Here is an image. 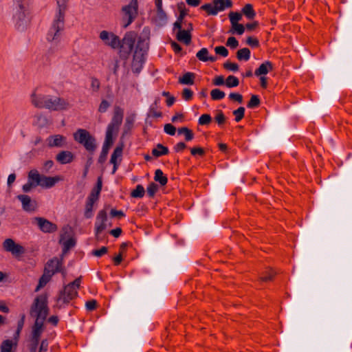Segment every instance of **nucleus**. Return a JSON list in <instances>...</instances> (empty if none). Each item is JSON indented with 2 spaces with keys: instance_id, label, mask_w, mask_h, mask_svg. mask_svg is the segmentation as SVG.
<instances>
[{
  "instance_id": "nucleus-14",
  "label": "nucleus",
  "mask_w": 352,
  "mask_h": 352,
  "mask_svg": "<svg viewBox=\"0 0 352 352\" xmlns=\"http://www.w3.org/2000/svg\"><path fill=\"white\" fill-rule=\"evenodd\" d=\"M100 38L106 44L116 49L119 47L120 40L119 37L113 34L103 30L100 33Z\"/></svg>"
},
{
  "instance_id": "nucleus-54",
  "label": "nucleus",
  "mask_w": 352,
  "mask_h": 352,
  "mask_svg": "<svg viewBox=\"0 0 352 352\" xmlns=\"http://www.w3.org/2000/svg\"><path fill=\"white\" fill-rule=\"evenodd\" d=\"M217 54L221 55L223 57L228 56V50L224 46H217L214 48Z\"/></svg>"
},
{
  "instance_id": "nucleus-59",
  "label": "nucleus",
  "mask_w": 352,
  "mask_h": 352,
  "mask_svg": "<svg viewBox=\"0 0 352 352\" xmlns=\"http://www.w3.org/2000/svg\"><path fill=\"white\" fill-rule=\"evenodd\" d=\"M107 247H102L101 248L98 249V250H94L93 252H92V254L95 256H97V257H100L102 256H103L104 254H105L107 252Z\"/></svg>"
},
{
  "instance_id": "nucleus-31",
  "label": "nucleus",
  "mask_w": 352,
  "mask_h": 352,
  "mask_svg": "<svg viewBox=\"0 0 352 352\" xmlns=\"http://www.w3.org/2000/svg\"><path fill=\"white\" fill-rule=\"evenodd\" d=\"M250 50L247 48L244 47L241 50H239L236 53V57L239 60H245L247 61L250 58Z\"/></svg>"
},
{
  "instance_id": "nucleus-39",
  "label": "nucleus",
  "mask_w": 352,
  "mask_h": 352,
  "mask_svg": "<svg viewBox=\"0 0 352 352\" xmlns=\"http://www.w3.org/2000/svg\"><path fill=\"white\" fill-rule=\"evenodd\" d=\"M135 114H131L126 118L125 123H124V132L127 133V131H130L133 125L135 122Z\"/></svg>"
},
{
  "instance_id": "nucleus-30",
  "label": "nucleus",
  "mask_w": 352,
  "mask_h": 352,
  "mask_svg": "<svg viewBox=\"0 0 352 352\" xmlns=\"http://www.w3.org/2000/svg\"><path fill=\"white\" fill-rule=\"evenodd\" d=\"M30 175H31V170L28 173V182L22 186V190L25 193L30 192L32 188H34L38 186V184H36V182H35L33 179H32L30 177Z\"/></svg>"
},
{
  "instance_id": "nucleus-48",
  "label": "nucleus",
  "mask_w": 352,
  "mask_h": 352,
  "mask_svg": "<svg viewBox=\"0 0 352 352\" xmlns=\"http://www.w3.org/2000/svg\"><path fill=\"white\" fill-rule=\"evenodd\" d=\"M39 340H40V338H33V337L30 336V344L29 346V349H30V352H36L38 345L39 343Z\"/></svg>"
},
{
  "instance_id": "nucleus-35",
  "label": "nucleus",
  "mask_w": 352,
  "mask_h": 352,
  "mask_svg": "<svg viewBox=\"0 0 352 352\" xmlns=\"http://www.w3.org/2000/svg\"><path fill=\"white\" fill-rule=\"evenodd\" d=\"M178 135L184 134L186 141H190L194 138V133L187 127H182L177 130Z\"/></svg>"
},
{
  "instance_id": "nucleus-25",
  "label": "nucleus",
  "mask_w": 352,
  "mask_h": 352,
  "mask_svg": "<svg viewBox=\"0 0 352 352\" xmlns=\"http://www.w3.org/2000/svg\"><path fill=\"white\" fill-rule=\"evenodd\" d=\"M213 4L214 5L217 12H222L227 8L232 6V0H213Z\"/></svg>"
},
{
  "instance_id": "nucleus-47",
  "label": "nucleus",
  "mask_w": 352,
  "mask_h": 352,
  "mask_svg": "<svg viewBox=\"0 0 352 352\" xmlns=\"http://www.w3.org/2000/svg\"><path fill=\"white\" fill-rule=\"evenodd\" d=\"M245 113V108L243 107H240L237 109L233 111V114L235 116L234 120L236 122H239L243 118Z\"/></svg>"
},
{
  "instance_id": "nucleus-10",
  "label": "nucleus",
  "mask_w": 352,
  "mask_h": 352,
  "mask_svg": "<svg viewBox=\"0 0 352 352\" xmlns=\"http://www.w3.org/2000/svg\"><path fill=\"white\" fill-rule=\"evenodd\" d=\"M136 34L134 32H127L122 41H120V44L119 47L122 49L123 53L126 54V58L130 54V53L133 51L134 43L136 39Z\"/></svg>"
},
{
  "instance_id": "nucleus-61",
  "label": "nucleus",
  "mask_w": 352,
  "mask_h": 352,
  "mask_svg": "<svg viewBox=\"0 0 352 352\" xmlns=\"http://www.w3.org/2000/svg\"><path fill=\"white\" fill-rule=\"evenodd\" d=\"M109 106L110 104L109 102H107L106 100H102L99 106L98 111L101 113H104L107 111Z\"/></svg>"
},
{
  "instance_id": "nucleus-38",
  "label": "nucleus",
  "mask_w": 352,
  "mask_h": 352,
  "mask_svg": "<svg viewBox=\"0 0 352 352\" xmlns=\"http://www.w3.org/2000/svg\"><path fill=\"white\" fill-rule=\"evenodd\" d=\"M144 188L142 185L139 184L136 186L135 189L131 192V195L134 198H142L144 197Z\"/></svg>"
},
{
  "instance_id": "nucleus-34",
  "label": "nucleus",
  "mask_w": 352,
  "mask_h": 352,
  "mask_svg": "<svg viewBox=\"0 0 352 352\" xmlns=\"http://www.w3.org/2000/svg\"><path fill=\"white\" fill-rule=\"evenodd\" d=\"M122 150L123 144H121L120 145L116 146L113 153L111 154L110 163H117V159L122 156Z\"/></svg>"
},
{
  "instance_id": "nucleus-6",
  "label": "nucleus",
  "mask_w": 352,
  "mask_h": 352,
  "mask_svg": "<svg viewBox=\"0 0 352 352\" xmlns=\"http://www.w3.org/2000/svg\"><path fill=\"white\" fill-rule=\"evenodd\" d=\"M30 177L36 182V184L45 188H50L53 187L60 180V177L58 176L56 177H47L39 174L37 170H31Z\"/></svg>"
},
{
  "instance_id": "nucleus-12",
  "label": "nucleus",
  "mask_w": 352,
  "mask_h": 352,
  "mask_svg": "<svg viewBox=\"0 0 352 352\" xmlns=\"http://www.w3.org/2000/svg\"><path fill=\"white\" fill-rule=\"evenodd\" d=\"M69 236V228L68 226H65L62 229V232L60 234L59 243L63 244V254H66L72 248H73L75 244V240L72 238H69L65 240L66 237Z\"/></svg>"
},
{
  "instance_id": "nucleus-2",
  "label": "nucleus",
  "mask_w": 352,
  "mask_h": 352,
  "mask_svg": "<svg viewBox=\"0 0 352 352\" xmlns=\"http://www.w3.org/2000/svg\"><path fill=\"white\" fill-rule=\"evenodd\" d=\"M32 102L38 108H45L51 111H61L69 107V103L64 99L52 96H44L35 94L32 95Z\"/></svg>"
},
{
  "instance_id": "nucleus-8",
  "label": "nucleus",
  "mask_w": 352,
  "mask_h": 352,
  "mask_svg": "<svg viewBox=\"0 0 352 352\" xmlns=\"http://www.w3.org/2000/svg\"><path fill=\"white\" fill-rule=\"evenodd\" d=\"M123 120V110L117 107L114 109L113 116L111 122L109 124L106 135H110L113 137V132H118Z\"/></svg>"
},
{
  "instance_id": "nucleus-9",
  "label": "nucleus",
  "mask_w": 352,
  "mask_h": 352,
  "mask_svg": "<svg viewBox=\"0 0 352 352\" xmlns=\"http://www.w3.org/2000/svg\"><path fill=\"white\" fill-rule=\"evenodd\" d=\"M138 6L136 1H131V2L123 7L122 12L124 13L123 16V27H128L135 18L137 14Z\"/></svg>"
},
{
  "instance_id": "nucleus-43",
  "label": "nucleus",
  "mask_w": 352,
  "mask_h": 352,
  "mask_svg": "<svg viewBox=\"0 0 352 352\" xmlns=\"http://www.w3.org/2000/svg\"><path fill=\"white\" fill-rule=\"evenodd\" d=\"M13 343L10 340H6L1 344V352H11Z\"/></svg>"
},
{
  "instance_id": "nucleus-15",
  "label": "nucleus",
  "mask_w": 352,
  "mask_h": 352,
  "mask_svg": "<svg viewBox=\"0 0 352 352\" xmlns=\"http://www.w3.org/2000/svg\"><path fill=\"white\" fill-rule=\"evenodd\" d=\"M39 229L45 233H52L56 231L57 226L49 220L43 218L36 217L34 218Z\"/></svg>"
},
{
  "instance_id": "nucleus-33",
  "label": "nucleus",
  "mask_w": 352,
  "mask_h": 352,
  "mask_svg": "<svg viewBox=\"0 0 352 352\" xmlns=\"http://www.w3.org/2000/svg\"><path fill=\"white\" fill-rule=\"evenodd\" d=\"M243 14L248 19H253L256 16V12L253 9V6L248 3L242 9Z\"/></svg>"
},
{
  "instance_id": "nucleus-53",
  "label": "nucleus",
  "mask_w": 352,
  "mask_h": 352,
  "mask_svg": "<svg viewBox=\"0 0 352 352\" xmlns=\"http://www.w3.org/2000/svg\"><path fill=\"white\" fill-rule=\"evenodd\" d=\"M158 189V186L155 183H151L147 187V193L150 197H153L156 191Z\"/></svg>"
},
{
  "instance_id": "nucleus-3",
  "label": "nucleus",
  "mask_w": 352,
  "mask_h": 352,
  "mask_svg": "<svg viewBox=\"0 0 352 352\" xmlns=\"http://www.w3.org/2000/svg\"><path fill=\"white\" fill-rule=\"evenodd\" d=\"M67 1V0H56L58 12L47 34V41L52 42V44H56L59 41L60 32L64 28V14Z\"/></svg>"
},
{
  "instance_id": "nucleus-64",
  "label": "nucleus",
  "mask_w": 352,
  "mask_h": 352,
  "mask_svg": "<svg viewBox=\"0 0 352 352\" xmlns=\"http://www.w3.org/2000/svg\"><path fill=\"white\" fill-rule=\"evenodd\" d=\"M246 43L248 45H249L250 46H251L252 47H258L259 45L258 41L256 38H253L251 36H249L247 38Z\"/></svg>"
},
{
  "instance_id": "nucleus-22",
  "label": "nucleus",
  "mask_w": 352,
  "mask_h": 352,
  "mask_svg": "<svg viewBox=\"0 0 352 352\" xmlns=\"http://www.w3.org/2000/svg\"><path fill=\"white\" fill-rule=\"evenodd\" d=\"M63 261L62 259H58V258H53L52 259L48 261L46 264V266L52 270L54 272H61L62 274H65L63 267Z\"/></svg>"
},
{
  "instance_id": "nucleus-57",
  "label": "nucleus",
  "mask_w": 352,
  "mask_h": 352,
  "mask_svg": "<svg viewBox=\"0 0 352 352\" xmlns=\"http://www.w3.org/2000/svg\"><path fill=\"white\" fill-rule=\"evenodd\" d=\"M192 96H193V91L191 89H190L188 88H184L183 89L182 97L185 100L188 101V100H191Z\"/></svg>"
},
{
  "instance_id": "nucleus-1",
  "label": "nucleus",
  "mask_w": 352,
  "mask_h": 352,
  "mask_svg": "<svg viewBox=\"0 0 352 352\" xmlns=\"http://www.w3.org/2000/svg\"><path fill=\"white\" fill-rule=\"evenodd\" d=\"M31 0H13L12 19L19 31H24L30 21L29 4Z\"/></svg>"
},
{
  "instance_id": "nucleus-4",
  "label": "nucleus",
  "mask_w": 352,
  "mask_h": 352,
  "mask_svg": "<svg viewBox=\"0 0 352 352\" xmlns=\"http://www.w3.org/2000/svg\"><path fill=\"white\" fill-rule=\"evenodd\" d=\"M73 136L74 140L83 146L90 154H93L96 150L98 147L96 139L87 130L78 129Z\"/></svg>"
},
{
  "instance_id": "nucleus-5",
  "label": "nucleus",
  "mask_w": 352,
  "mask_h": 352,
  "mask_svg": "<svg viewBox=\"0 0 352 352\" xmlns=\"http://www.w3.org/2000/svg\"><path fill=\"white\" fill-rule=\"evenodd\" d=\"M47 297L46 294H41L36 297L30 308V315L36 318V321L43 322L45 320L48 314L47 306Z\"/></svg>"
},
{
  "instance_id": "nucleus-37",
  "label": "nucleus",
  "mask_w": 352,
  "mask_h": 352,
  "mask_svg": "<svg viewBox=\"0 0 352 352\" xmlns=\"http://www.w3.org/2000/svg\"><path fill=\"white\" fill-rule=\"evenodd\" d=\"M201 9L206 11L208 15L216 16L218 14L214 4L206 3L201 6Z\"/></svg>"
},
{
  "instance_id": "nucleus-44",
  "label": "nucleus",
  "mask_w": 352,
  "mask_h": 352,
  "mask_svg": "<svg viewBox=\"0 0 352 352\" xmlns=\"http://www.w3.org/2000/svg\"><path fill=\"white\" fill-rule=\"evenodd\" d=\"M94 204L92 202H89V201H86L85 204V217L87 219H90L93 217V207Z\"/></svg>"
},
{
  "instance_id": "nucleus-21",
  "label": "nucleus",
  "mask_w": 352,
  "mask_h": 352,
  "mask_svg": "<svg viewBox=\"0 0 352 352\" xmlns=\"http://www.w3.org/2000/svg\"><path fill=\"white\" fill-rule=\"evenodd\" d=\"M146 58L138 52H134L132 62V70L134 73L139 74L145 63Z\"/></svg>"
},
{
  "instance_id": "nucleus-28",
  "label": "nucleus",
  "mask_w": 352,
  "mask_h": 352,
  "mask_svg": "<svg viewBox=\"0 0 352 352\" xmlns=\"http://www.w3.org/2000/svg\"><path fill=\"white\" fill-rule=\"evenodd\" d=\"M195 74L192 72H186L179 78V82L182 85H192L194 84Z\"/></svg>"
},
{
  "instance_id": "nucleus-24",
  "label": "nucleus",
  "mask_w": 352,
  "mask_h": 352,
  "mask_svg": "<svg viewBox=\"0 0 352 352\" xmlns=\"http://www.w3.org/2000/svg\"><path fill=\"white\" fill-rule=\"evenodd\" d=\"M273 69V65L270 61H265L258 69L255 70L254 74L256 76H263L266 75L270 71Z\"/></svg>"
},
{
  "instance_id": "nucleus-11",
  "label": "nucleus",
  "mask_w": 352,
  "mask_h": 352,
  "mask_svg": "<svg viewBox=\"0 0 352 352\" xmlns=\"http://www.w3.org/2000/svg\"><path fill=\"white\" fill-rule=\"evenodd\" d=\"M3 249L17 257L25 252V249L21 245L16 243L12 239H6L3 243Z\"/></svg>"
},
{
  "instance_id": "nucleus-55",
  "label": "nucleus",
  "mask_w": 352,
  "mask_h": 352,
  "mask_svg": "<svg viewBox=\"0 0 352 352\" xmlns=\"http://www.w3.org/2000/svg\"><path fill=\"white\" fill-rule=\"evenodd\" d=\"M226 45L232 49H235L239 46V41L235 37L231 36L228 38Z\"/></svg>"
},
{
  "instance_id": "nucleus-51",
  "label": "nucleus",
  "mask_w": 352,
  "mask_h": 352,
  "mask_svg": "<svg viewBox=\"0 0 352 352\" xmlns=\"http://www.w3.org/2000/svg\"><path fill=\"white\" fill-rule=\"evenodd\" d=\"M223 67L228 70L236 72L239 70V65L236 63H233L230 61H226L223 64Z\"/></svg>"
},
{
  "instance_id": "nucleus-52",
  "label": "nucleus",
  "mask_w": 352,
  "mask_h": 352,
  "mask_svg": "<svg viewBox=\"0 0 352 352\" xmlns=\"http://www.w3.org/2000/svg\"><path fill=\"white\" fill-rule=\"evenodd\" d=\"M184 3L183 2L178 4V9H179L180 13H179V15L177 17V20L179 21H181V22L183 21L184 18L187 14V12L186 11V10L184 9Z\"/></svg>"
},
{
  "instance_id": "nucleus-23",
  "label": "nucleus",
  "mask_w": 352,
  "mask_h": 352,
  "mask_svg": "<svg viewBox=\"0 0 352 352\" xmlns=\"http://www.w3.org/2000/svg\"><path fill=\"white\" fill-rule=\"evenodd\" d=\"M154 23L158 27H164L168 23V16L164 10H156Z\"/></svg>"
},
{
  "instance_id": "nucleus-17",
  "label": "nucleus",
  "mask_w": 352,
  "mask_h": 352,
  "mask_svg": "<svg viewBox=\"0 0 352 352\" xmlns=\"http://www.w3.org/2000/svg\"><path fill=\"white\" fill-rule=\"evenodd\" d=\"M108 220L107 214L105 210H102L99 211L97 214L96 220L95 222V233L96 235L99 234L107 228V221Z\"/></svg>"
},
{
  "instance_id": "nucleus-29",
  "label": "nucleus",
  "mask_w": 352,
  "mask_h": 352,
  "mask_svg": "<svg viewBox=\"0 0 352 352\" xmlns=\"http://www.w3.org/2000/svg\"><path fill=\"white\" fill-rule=\"evenodd\" d=\"M168 153V148L162 144H157L156 148H153L152 151V154L156 157L167 155Z\"/></svg>"
},
{
  "instance_id": "nucleus-27",
  "label": "nucleus",
  "mask_w": 352,
  "mask_h": 352,
  "mask_svg": "<svg viewBox=\"0 0 352 352\" xmlns=\"http://www.w3.org/2000/svg\"><path fill=\"white\" fill-rule=\"evenodd\" d=\"M43 331V322L36 321L32 329L31 337L40 338Z\"/></svg>"
},
{
  "instance_id": "nucleus-20",
  "label": "nucleus",
  "mask_w": 352,
  "mask_h": 352,
  "mask_svg": "<svg viewBox=\"0 0 352 352\" xmlns=\"http://www.w3.org/2000/svg\"><path fill=\"white\" fill-rule=\"evenodd\" d=\"M75 158L74 155L69 151H61L56 155V160L60 164H67L72 162Z\"/></svg>"
},
{
  "instance_id": "nucleus-45",
  "label": "nucleus",
  "mask_w": 352,
  "mask_h": 352,
  "mask_svg": "<svg viewBox=\"0 0 352 352\" xmlns=\"http://www.w3.org/2000/svg\"><path fill=\"white\" fill-rule=\"evenodd\" d=\"M208 55V50L207 48H201L196 54V57L201 61L207 62V56Z\"/></svg>"
},
{
  "instance_id": "nucleus-18",
  "label": "nucleus",
  "mask_w": 352,
  "mask_h": 352,
  "mask_svg": "<svg viewBox=\"0 0 352 352\" xmlns=\"http://www.w3.org/2000/svg\"><path fill=\"white\" fill-rule=\"evenodd\" d=\"M113 143V137H111L110 135H106L102 151L98 158V163L103 164L106 161L109 148L112 146Z\"/></svg>"
},
{
  "instance_id": "nucleus-49",
  "label": "nucleus",
  "mask_w": 352,
  "mask_h": 352,
  "mask_svg": "<svg viewBox=\"0 0 352 352\" xmlns=\"http://www.w3.org/2000/svg\"><path fill=\"white\" fill-rule=\"evenodd\" d=\"M212 121V118L209 114H203L201 115L198 120V123L200 125H207L209 124Z\"/></svg>"
},
{
  "instance_id": "nucleus-26",
  "label": "nucleus",
  "mask_w": 352,
  "mask_h": 352,
  "mask_svg": "<svg viewBox=\"0 0 352 352\" xmlns=\"http://www.w3.org/2000/svg\"><path fill=\"white\" fill-rule=\"evenodd\" d=\"M176 37L179 41L183 42L186 45H189L191 42V34L189 31L186 30L177 31Z\"/></svg>"
},
{
  "instance_id": "nucleus-19",
  "label": "nucleus",
  "mask_w": 352,
  "mask_h": 352,
  "mask_svg": "<svg viewBox=\"0 0 352 352\" xmlns=\"http://www.w3.org/2000/svg\"><path fill=\"white\" fill-rule=\"evenodd\" d=\"M148 49V36L146 34L144 36H140L138 38V43L134 52H138L139 54L145 56Z\"/></svg>"
},
{
  "instance_id": "nucleus-42",
  "label": "nucleus",
  "mask_w": 352,
  "mask_h": 352,
  "mask_svg": "<svg viewBox=\"0 0 352 352\" xmlns=\"http://www.w3.org/2000/svg\"><path fill=\"white\" fill-rule=\"evenodd\" d=\"M229 18L232 26L239 23L238 22L242 19V14L239 12H231L229 14Z\"/></svg>"
},
{
  "instance_id": "nucleus-7",
  "label": "nucleus",
  "mask_w": 352,
  "mask_h": 352,
  "mask_svg": "<svg viewBox=\"0 0 352 352\" xmlns=\"http://www.w3.org/2000/svg\"><path fill=\"white\" fill-rule=\"evenodd\" d=\"M80 284V278H78L65 287L64 290L61 292L60 296V299L63 300V302L68 303L72 299L77 296Z\"/></svg>"
},
{
  "instance_id": "nucleus-32",
  "label": "nucleus",
  "mask_w": 352,
  "mask_h": 352,
  "mask_svg": "<svg viewBox=\"0 0 352 352\" xmlns=\"http://www.w3.org/2000/svg\"><path fill=\"white\" fill-rule=\"evenodd\" d=\"M154 179L160 183L161 186H165L167 184L168 179L164 175L161 169H157L155 172Z\"/></svg>"
},
{
  "instance_id": "nucleus-36",
  "label": "nucleus",
  "mask_w": 352,
  "mask_h": 352,
  "mask_svg": "<svg viewBox=\"0 0 352 352\" xmlns=\"http://www.w3.org/2000/svg\"><path fill=\"white\" fill-rule=\"evenodd\" d=\"M160 102V98H156L154 102L150 107V112L151 116L155 118H160L162 116V113L156 111V109Z\"/></svg>"
},
{
  "instance_id": "nucleus-13",
  "label": "nucleus",
  "mask_w": 352,
  "mask_h": 352,
  "mask_svg": "<svg viewBox=\"0 0 352 352\" xmlns=\"http://www.w3.org/2000/svg\"><path fill=\"white\" fill-rule=\"evenodd\" d=\"M16 199L21 203L22 208L27 212H33L37 208L36 201L32 200L31 197L26 195H19Z\"/></svg>"
},
{
  "instance_id": "nucleus-50",
  "label": "nucleus",
  "mask_w": 352,
  "mask_h": 352,
  "mask_svg": "<svg viewBox=\"0 0 352 352\" xmlns=\"http://www.w3.org/2000/svg\"><path fill=\"white\" fill-rule=\"evenodd\" d=\"M25 314H22L21 316V318L18 321L17 329H16V331L15 335H14L15 338L19 336V334H20V333L23 327L24 323H25Z\"/></svg>"
},
{
  "instance_id": "nucleus-58",
  "label": "nucleus",
  "mask_w": 352,
  "mask_h": 352,
  "mask_svg": "<svg viewBox=\"0 0 352 352\" xmlns=\"http://www.w3.org/2000/svg\"><path fill=\"white\" fill-rule=\"evenodd\" d=\"M228 98L232 100L238 102L239 103L243 102V96L238 93H230Z\"/></svg>"
},
{
  "instance_id": "nucleus-60",
  "label": "nucleus",
  "mask_w": 352,
  "mask_h": 352,
  "mask_svg": "<svg viewBox=\"0 0 352 352\" xmlns=\"http://www.w3.org/2000/svg\"><path fill=\"white\" fill-rule=\"evenodd\" d=\"M215 120L217 121L219 125H221L225 122L226 117L221 111H218V113L215 117Z\"/></svg>"
},
{
  "instance_id": "nucleus-62",
  "label": "nucleus",
  "mask_w": 352,
  "mask_h": 352,
  "mask_svg": "<svg viewBox=\"0 0 352 352\" xmlns=\"http://www.w3.org/2000/svg\"><path fill=\"white\" fill-rule=\"evenodd\" d=\"M213 84L216 86L226 85V80L223 76H218L213 80Z\"/></svg>"
},
{
  "instance_id": "nucleus-40",
  "label": "nucleus",
  "mask_w": 352,
  "mask_h": 352,
  "mask_svg": "<svg viewBox=\"0 0 352 352\" xmlns=\"http://www.w3.org/2000/svg\"><path fill=\"white\" fill-rule=\"evenodd\" d=\"M239 84V80L234 76H229L226 80V86L228 88L237 87Z\"/></svg>"
},
{
  "instance_id": "nucleus-56",
  "label": "nucleus",
  "mask_w": 352,
  "mask_h": 352,
  "mask_svg": "<svg viewBox=\"0 0 352 352\" xmlns=\"http://www.w3.org/2000/svg\"><path fill=\"white\" fill-rule=\"evenodd\" d=\"M164 131L170 135H174L176 133V128L171 124H166L164 127Z\"/></svg>"
},
{
  "instance_id": "nucleus-63",
  "label": "nucleus",
  "mask_w": 352,
  "mask_h": 352,
  "mask_svg": "<svg viewBox=\"0 0 352 352\" xmlns=\"http://www.w3.org/2000/svg\"><path fill=\"white\" fill-rule=\"evenodd\" d=\"M276 273L272 270H270L265 272V274L261 277V280L263 281L270 280L272 279V277Z\"/></svg>"
},
{
  "instance_id": "nucleus-46",
  "label": "nucleus",
  "mask_w": 352,
  "mask_h": 352,
  "mask_svg": "<svg viewBox=\"0 0 352 352\" xmlns=\"http://www.w3.org/2000/svg\"><path fill=\"white\" fill-rule=\"evenodd\" d=\"M260 104V99L258 96L252 95L251 96L250 100L248 103V107L250 109H253L257 107Z\"/></svg>"
},
{
  "instance_id": "nucleus-41",
  "label": "nucleus",
  "mask_w": 352,
  "mask_h": 352,
  "mask_svg": "<svg viewBox=\"0 0 352 352\" xmlns=\"http://www.w3.org/2000/svg\"><path fill=\"white\" fill-rule=\"evenodd\" d=\"M210 95L212 100H219L225 97L226 94L219 89H214L211 91Z\"/></svg>"
},
{
  "instance_id": "nucleus-16",
  "label": "nucleus",
  "mask_w": 352,
  "mask_h": 352,
  "mask_svg": "<svg viewBox=\"0 0 352 352\" xmlns=\"http://www.w3.org/2000/svg\"><path fill=\"white\" fill-rule=\"evenodd\" d=\"M47 142L50 148H65L67 146V138L60 134L50 135L47 138Z\"/></svg>"
}]
</instances>
